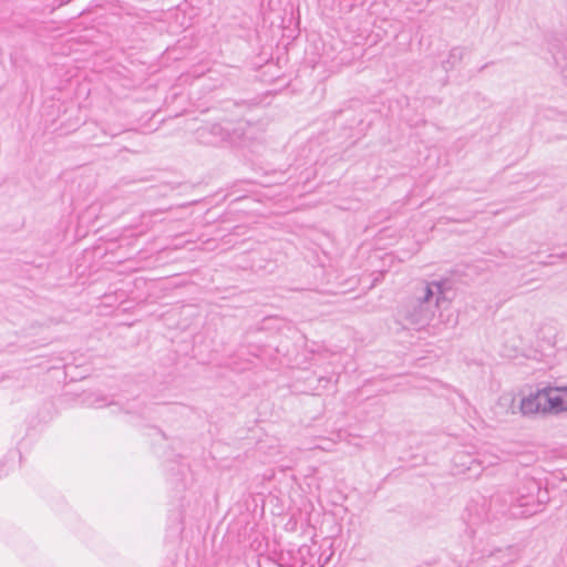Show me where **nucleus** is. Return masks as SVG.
Segmentation results:
<instances>
[{
	"instance_id": "6e6552de",
	"label": "nucleus",
	"mask_w": 567,
	"mask_h": 567,
	"mask_svg": "<svg viewBox=\"0 0 567 567\" xmlns=\"http://www.w3.org/2000/svg\"><path fill=\"white\" fill-rule=\"evenodd\" d=\"M497 408H504L515 413V398L512 394H503L497 401Z\"/></svg>"
},
{
	"instance_id": "ddd939ff",
	"label": "nucleus",
	"mask_w": 567,
	"mask_h": 567,
	"mask_svg": "<svg viewBox=\"0 0 567 567\" xmlns=\"http://www.w3.org/2000/svg\"><path fill=\"white\" fill-rule=\"evenodd\" d=\"M2 472V468L0 467V473Z\"/></svg>"
},
{
	"instance_id": "423d86ee",
	"label": "nucleus",
	"mask_w": 567,
	"mask_h": 567,
	"mask_svg": "<svg viewBox=\"0 0 567 567\" xmlns=\"http://www.w3.org/2000/svg\"><path fill=\"white\" fill-rule=\"evenodd\" d=\"M465 48L463 47H454L451 49L449 56L446 60L442 62V68L449 72L453 70L464 58L465 55Z\"/></svg>"
},
{
	"instance_id": "20e7f679",
	"label": "nucleus",
	"mask_w": 567,
	"mask_h": 567,
	"mask_svg": "<svg viewBox=\"0 0 567 567\" xmlns=\"http://www.w3.org/2000/svg\"><path fill=\"white\" fill-rule=\"evenodd\" d=\"M235 130L231 128V123L227 122L226 125L220 123H213L202 126L197 130L198 138L206 143L216 145L219 143H234Z\"/></svg>"
},
{
	"instance_id": "f257e3e1",
	"label": "nucleus",
	"mask_w": 567,
	"mask_h": 567,
	"mask_svg": "<svg viewBox=\"0 0 567 567\" xmlns=\"http://www.w3.org/2000/svg\"><path fill=\"white\" fill-rule=\"evenodd\" d=\"M535 478H524L516 489L497 492L491 497L487 515L492 519L524 518L539 513L548 502Z\"/></svg>"
},
{
	"instance_id": "1a4fd4ad",
	"label": "nucleus",
	"mask_w": 567,
	"mask_h": 567,
	"mask_svg": "<svg viewBox=\"0 0 567 567\" xmlns=\"http://www.w3.org/2000/svg\"><path fill=\"white\" fill-rule=\"evenodd\" d=\"M298 556L301 560V564L298 567H315L310 561L306 560L308 556L312 557L309 546H301L298 550Z\"/></svg>"
},
{
	"instance_id": "f03ea898",
	"label": "nucleus",
	"mask_w": 567,
	"mask_h": 567,
	"mask_svg": "<svg viewBox=\"0 0 567 567\" xmlns=\"http://www.w3.org/2000/svg\"><path fill=\"white\" fill-rule=\"evenodd\" d=\"M447 280L421 282L415 287L413 296L401 306L399 316L413 329L425 328L436 310L447 301Z\"/></svg>"
},
{
	"instance_id": "39448f33",
	"label": "nucleus",
	"mask_w": 567,
	"mask_h": 567,
	"mask_svg": "<svg viewBox=\"0 0 567 567\" xmlns=\"http://www.w3.org/2000/svg\"><path fill=\"white\" fill-rule=\"evenodd\" d=\"M554 412L567 410V388L549 389Z\"/></svg>"
},
{
	"instance_id": "0eeeda50",
	"label": "nucleus",
	"mask_w": 567,
	"mask_h": 567,
	"mask_svg": "<svg viewBox=\"0 0 567 567\" xmlns=\"http://www.w3.org/2000/svg\"><path fill=\"white\" fill-rule=\"evenodd\" d=\"M553 59H554L556 65L560 69V73L567 84V53L565 51L564 52L553 51Z\"/></svg>"
},
{
	"instance_id": "7ed1b4c3",
	"label": "nucleus",
	"mask_w": 567,
	"mask_h": 567,
	"mask_svg": "<svg viewBox=\"0 0 567 567\" xmlns=\"http://www.w3.org/2000/svg\"><path fill=\"white\" fill-rule=\"evenodd\" d=\"M518 409L523 415L553 412L554 410L549 389L537 390L536 392L523 398Z\"/></svg>"
},
{
	"instance_id": "f8f14e48",
	"label": "nucleus",
	"mask_w": 567,
	"mask_h": 567,
	"mask_svg": "<svg viewBox=\"0 0 567 567\" xmlns=\"http://www.w3.org/2000/svg\"><path fill=\"white\" fill-rule=\"evenodd\" d=\"M457 457L462 458V457H463V455H462V454L456 455L455 460H456Z\"/></svg>"
},
{
	"instance_id": "9b49d317",
	"label": "nucleus",
	"mask_w": 567,
	"mask_h": 567,
	"mask_svg": "<svg viewBox=\"0 0 567 567\" xmlns=\"http://www.w3.org/2000/svg\"><path fill=\"white\" fill-rule=\"evenodd\" d=\"M188 472V466L187 465H184V464H181L179 465V468H178V474H181L182 476H185V474Z\"/></svg>"
},
{
	"instance_id": "9d476101",
	"label": "nucleus",
	"mask_w": 567,
	"mask_h": 567,
	"mask_svg": "<svg viewBox=\"0 0 567 567\" xmlns=\"http://www.w3.org/2000/svg\"><path fill=\"white\" fill-rule=\"evenodd\" d=\"M110 404L107 402V399L105 396H96L95 400L92 402V405L94 408H103L105 405Z\"/></svg>"
}]
</instances>
